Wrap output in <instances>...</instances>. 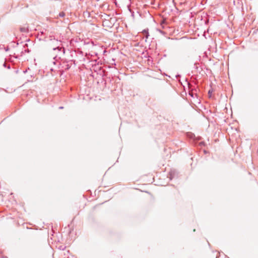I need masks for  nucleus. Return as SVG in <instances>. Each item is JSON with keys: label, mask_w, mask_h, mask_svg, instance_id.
<instances>
[{"label": "nucleus", "mask_w": 258, "mask_h": 258, "mask_svg": "<svg viewBox=\"0 0 258 258\" xmlns=\"http://www.w3.org/2000/svg\"><path fill=\"white\" fill-rule=\"evenodd\" d=\"M41 33L38 34L40 36V40H42L44 41H50L52 42V46H53V50H58L59 51H62L63 53H65V48L64 47H60L61 45V42L55 39L52 36H49L48 37L45 36V34L43 32H41Z\"/></svg>", "instance_id": "obj_1"}, {"label": "nucleus", "mask_w": 258, "mask_h": 258, "mask_svg": "<svg viewBox=\"0 0 258 258\" xmlns=\"http://www.w3.org/2000/svg\"><path fill=\"white\" fill-rule=\"evenodd\" d=\"M59 64L61 66V68L65 70H68L71 67V66L67 62H62V63H59Z\"/></svg>", "instance_id": "obj_2"}, {"label": "nucleus", "mask_w": 258, "mask_h": 258, "mask_svg": "<svg viewBox=\"0 0 258 258\" xmlns=\"http://www.w3.org/2000/svg\"><path fill=\"white\" fill-rule=\"evenodd\" d=\"M20 31L22 32H27L28 31V29L25 27L20 28Z\"/></svg>", "instance_id": "obj_3"}, {"label": "nucleus", "mask_w": 258, "mask_h": 258, "mask_svg": "<svg viewBox=\"0 0 258 258\" xmlns=\"http://www.w3.org/2000/svg\"><path fill=\"white\" fill-rule=\"evenodd\" d=\"M58 16L63 18L65 16V13L63 12H61L59 13Z\"/></svg>", "instance_id": "obj_4"}, {"label": "nucleus", "mask_w": 258, "mask_h": 258, "mask_svg": "<svg viewBox=\"0 0 258 258\" xmlns=\"http://www.w3.org/2000/svg\"><path fill=\"white\" fill-rule=\"evenodd\" d=\"M59 68H60V67H57V66H56V67H55V68H51L50 69V71H56V69H59Z\"/></svg>", "instance_id": "obj_5"}, {"label": "nucleus", "mask_w": 258, "mask_h": 258, "mask_svg": "<svg viewBox=\"0 0 258 258\" xmlns=\"http://www.w3.org/2000/svg\"><path fill=\"white\" fill-rule=\"evenodd\" d=\"M147 33H149L148 32V29H145L143 31V34L144 35L146 34H147Z\"/></svg>", "instance_id": "obj_6"}, {"label": "nucleus", "mask_w": 258, "mask_h": 258, "mask_svg": "<svg viewBox=\"0 0 258 258\" xmlns=\"http://www.w3.org/2000/svg\"><path fill=\"white\" fill-rule=\"evenodd\" d=\"M212 92H213L212 90H209L208 91V94L209 95L210 97L211 96V94L212 93Z\"/></svg>", "instance_id": "obj_7"}, {"label": "nucleus", "mask_w": 258, "mask_h": 258, "mask_svg": "<svg viewBox=\"0 0 258 258\" xmlns=\"http://www.w3.org/2000/svg\"><path fill=\"white\" fill-rule=\"evenodd\" d=\"M144 36L146 37V39H147L148 38V37L149 36V33H147V34H145Z\"/></svg>", "instance_id": "obj_8"}, {"label": "nucleus", "mask_w": 258, "mask_h": 258, "mask_svg": "<svg viewBox=\"0 0 258 258\" xmlns=\"http://www.w3.org/2000/svg\"><path fill=\"white\" fill-rule=\"evenodd\" d=\"M7 65V63L6 62H5L3 63V67H5V68H6Z\"/></svg>", "instance_id": "obj_9"}, {"label": "nucleus", "mask_w": 258, "mask_h": 258, "mask_svg": "<svg viewBox=\"0 0 258 258\" xmlns=\"http://www.w3.org/2000/svg\"><path fill=\"white\" fill-rule=\"evenodd\" d=\"M6 68L7 69H11L10 64H7Z\"/></svg>", "instance_id": "obj_10"}, {"label": "nucleus", "mask_w": 258, "mask_h": 258, "mask_svg": "<svg viewBox=\"0 0 258 258\" xmlns=\"http://www.w3.org/2000/svg\"><path fill=\"white\" fill-rule=\"evenodd\" d=\"M53 64H54V65H56V61H53Z\"/></svg>", "instance_id": "obj_11"}, {"label": "nucleus", "mask_w": 258, "mask_h": 258, "mask_svg": "<svg viewBox=\"0 0 258 258\" xmlns=\"http://www.w3.org/2000/svg\"><path fill=\"white\" fill-rule=\"evenodd\" d=\"M9 47H7L5 49L6 51H8V50H9Z\"/></svg>", "instance_id": "obj_12"}, {"label": "nucleus", "mask_w": 258, "mask_h": 258, "mask_svg": "<svg viewBox=\"0 0 258 258\" xmlns=\"http://www.w3.org/2000/svg\"><path fill=\"white\" fill-rule=\"evenodd\" d=\"M63 106H60V107H59V109H63Z\"/></svg>", "instance_id": "obj_13"}, {"label": "nucleus", "mask_w": 258, "mask_h": 258, "mask_svg": "<svg viewBox=\"0 0 258 258\" xmlns=\"http://www.w3.org/2000/svg\"><path fill=\"white\" fill-rule=\"evenodd\" d=\"M172 177H173L172 176V174H171V173H170V180H171V179H172Z\"/></svg>", "instance_id": "obj_14"}, {"label": "nucleus", "mask_w": 258, "mask_h": 258, "mask_svg": "<svg viewBox=\"0 0 258 258\" xmlns=\"http://www.w3.org/2000/svg\"><path fill=\"white\" fill-rule=\"evenodd\" d=\"M189 95H190L191 97H193V94L189 93Z\"/></svg>", "instance_id": "obj_15"}]
</instances>
